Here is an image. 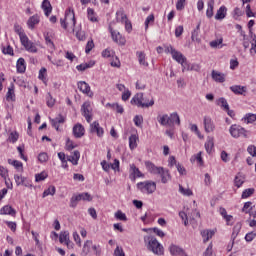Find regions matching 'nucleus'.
Instances as JSON below:
<instances>
[{
	"label": "nucleus",
	"mask_w": 256,
	"mask_h": 256,
	"mask_svg": "<svg viewBox=\"0 0 256 256\" xmlns=\"http://www.w3.org/2000/svg\"><path fill=\"white\" fill-rule=\"evenodd\" d=\"M210 47H212L213 49L223 47V38H220V39L210 42Z\"/></svg>",
	"instance_id": "nucleus-45"
},
{
	"label": "nucleus",
	"mask_w": 256,
	"mask_h": 256,
	"mask_svg": "<svg viewBox=\"0 0 256 256\" xmlns=\"http://www.w3.org/2000/svg\"><path fill=\"white\" fill-rule=\"evenodd\" d=\"M230 134L232 135V137L234 138H239V137H249V134L247 133V130H245V128L234 124L230 127Z\"/></svg>",
	"instance_id": "nucleus-6"
},
{
	"label": "nucleus",
	"mask_w": 256,
	"mask_h": 256,
	"mask_svg": "<svg viewBox=\"0 0 256 256\" xmlns=\"http://www.w3.org/2000/svg\"><path fill=\"white\" fill-rule=\"evenodd\" d=\"M14 31H15V33H17V35H19L20 41H21L24 37H27V34H25V32L23 31V28H22L21 26H19V24H15V25H14Z\"/></svg>",
	"instance_id": "nucleus-37"
},
{
	"label": "nucleus",
	"mask_w": 256,
	"mask_h": 256,
	"mask_svg": "<svg viewBox=\"0 0 256 256\" xmlns=\"http://www.w3.org/2000/svg\"><path fill=\"white\" fill-rule=\"evenodd\" d=\"M69 240H70L69 239V231H63L60 233V236H59L60 243H66Z\"/></svg>",
	"instance_id": "nucleus-49"
},
{
	"label": "nucleus",
	"mask_w": 256,
	"mask_h": 256,
	"mask_svg": "<svg viewBox=\"0 0 256 256\" xmlns=\"http://www.w3.org/2000/svg\"><path fill=\"white\" fill-rule=\"evenodd\" d=\"M46 105L47 107H53L55 105V99L51 96V93H48L46 96Z\"/></svg>",
	"instance_id": "nucleus-52"
},
{
	"label": "nucleus",
	"mask_w": 256,
	"mask_h": 256,
	"mask_svg": "<svg viewBox=\"0 0 256 256\" xmlns=\"http://www.w3.org/2000/svg\"><path fill=\"white\" fill-rule=\"evenodd\" d=\"M255 237H256V232L252 231L246 234L245 239L248 243H251V241H253Z\"/></svg>",
	"instance_id": "nucleus-61"
},
{
	"label": "nucleus",
	"mask_w": 256,
	"mask_h": 256,
	"mask_svg": "<svg viewBox=\"0 0 256 256\" xmlns=\"http://www.w3.org/2000/svg\"><path fill=\"white\" fill-rule=\"evenodd\" d=\"M213 137L209 136L207 138V142L205 143V149H206V152L208 153V155H211L213 153V149L215 147V142H213Z\"/></svg>",
	"instance_id": "nucleus-20"
},
{
	"label": "nucleus",
	"mask_w": 256,
	"mask_h": 256,
	"mask_svg": "<svg viewBox=\"0 0 256 256\" xmlns=\"http://www.w3.org/2000/svg\"><path fill=\"white\" fill-rule=\"evenodd\" d=\"M169 251H170L171 255H173V256H189V255H187V253L185 252V250L183 248H181L180 246H177L175 244H172L169 247Z\"/></svg>",
	"instance_id": "nucleus-11"
},
{
	"label": "nucleus",
	"mask_w": 256,
	"mask_h": 256,
	"mask_svg": "<svg viewBox=\"0 0 256 256\" xmlns=\"http://www.w3.org/2000/svg\"><path fill=\"white\" fill-rule=\"evenodd\" d=\"M158 175L161 176V182L162 183H167L171 179V174H169V170H165L162 167V170L158 172Z\"/></svg>",
	"instance_id": "nucleus-26"
},
{
	"label": "nucleus",
	"mask_w": 256,
	"mask_h": 256,
	"mask_svg": "<svg viewBox=\"0 0 256 256\" xmlns=\"http://www.w3.org/2000/svg\"><path fill=\"white\" fill-rule=\"evenodd\" d=\"M134 123L136 127H141V125H143V116L136 115L134 117Z\"/></svg>",
	"instance_id": "nucleus-60"
},
{
	"label": "nucleus",
	"mask_w": 256,
	"mask_h": 256,
	"mask_svg": "<svg viewBox=\"0 0 256 256\" xmlns=\"http://www.w3.org/2000/svg\"><path fill=\"white\" fill-rule=\"evenodd\" d=\"M81 112L83 117H85L87 123L93 121V107H91V102H84L81 107Z\"/></svg>",
	"instance_id": "nucleus-5"
},
{
	"label": "nucleus",
	"mask_w": 256,
	"mask_h": 256,
	"mask_svg": "<svg viewBox=\"0 0 256 256\" xmlns=\"http://www.w3.org/2000/svg\"><path fill=\"white\" fill-rule=\"evenodd\" d=\"M247 151L249 153V155H251L252 157H256V146L251 145L247 148Z\"/></svg>",
	"instance_id": "nucleus-64"
},
{
	"label": "nucleus",
	"mask_w": 256,
	"mask_h": 256,
	"mask_svg": "<svg viewBox=\"0 0 256 256\" xmlns=\"http://www.w3.org/2000/svg\"><path fill=\"white\" fill-rule=\"evenodd\" d=\"M8 163H9V165H13V167H15V169H17V171H20L21 173H23V163L22 162H20L19 160L8 159Z\"/></svg>",
	"instance_id": "nucleus-34"
},
{
	"label": "nucleus",
	"mask_w": 256,
	"mask_h": 256,
	"mask_svg": "<svg viewBox=\"0 0 256 256\" xmlns=\"http://www.w3.org/2000/svg\"><path fill=\"white\" fill-rule=\"evenodd\" d=\"M14 179H15V183L18 187H19V185H24L25 187H29V184L26 183L27 178H25L21 175L15 174Z\"/></svg>",
	"instance_id": "nucleus-30"
},
{
	"label": "nucleus",
	"mask_w": 256,
	"mask_h": 256,
	"mask_svg": "<svg viewBox=\"0 0 256 256\" xmlns=\"http://www.w3.org/2000/svg\"><path fill=\"white\" fill-rule=\"evenodd\" d=\"M72 131L76 139H81L85 135V127L81 123L74 125Z\"/></svg>",
	"instance_id": "nucleus-10"
},
{
	"label": "nucleus",
	"mask_w": 256,
	"mask_h": 256,
	"mask_svg": "<svg viewBox=\"0 0 256 256\" xmlns=\"http://www.w3.org/2000/svg\"><path fill=\"white\" fill-rule=\"evenodd\" d=\"M203 256H213V243L211 242L208 247L206 248Z\"/></svg>",
	"instance_id": "nucleus-59"
},
{
	"label": "nucleus",
	"mask_w": 256,
	"mask_h": 256,
	"mask_svg": "<svg viewBox=\"0 0 256 256\" xmlns=\"http://www.w3.org/2000/svg\"><path fill=\"white\" fill-rule=\"evenodd\" d=\"M7 101H13L15 99V90L12 88H8V92L6 94Z\"/></svg>",
	"instance_id": "nucleus-57"
},
{
	"label": "nucleus",
	"mask_w": 256,
	"mask_h": 256,
	"mask_svg": "<svg viewBox=\"0 0 256 256\" xmlns=\"http://www.w3.org/2000/svg\"><path fill=\"white\" fill-rule=\"evenodd\" d=\"M231 91L235 93V95H244V93H247V87L245 86H231Z\"/></svg>",
	"instance_id": "nucleus-25"
},
{
	"label": "nucleus",
	"mask_w": 256,
	"mask_h": 256,
	"mask_svg": "<svg viewBox=\"0 0 256 256\" xmlns=\"http://www.w3.org/2000/svg\"><path fill=\"white\" fill-rule=\"evenodd\" d=\"M0 215H11L12 217H15L17 211H15L13 207L6 205L0 209Z\"/></svg>",
	"instance_id": "nucleus-17"
},
{
	"label": "nucleus",
	"mask_w": 256,
	"mask_h": 256,
	"mask_svg": "<svg viewBox=\"0 0 256 256\" xmlns=\"http://www.w3.org/2000/svg\"><path fill=\"white\" fill-rule=\"evenodd\" d=\"M180 65L182 67V73H185V71H193V68L189 66V62H187V59L183 62H180Z\"/></svg>",
	"instance_id": "nucleus-56"
},
{
	"label": "nucleus",
	"mask_w": 256,
	"mask_h": 256,
	"mask_svg": "<svg viewBox=\"0 0 256 256\" xmlns=\"http://www.w3.org/2000/svg\"><path fill=\"white\" fill-rule=\"evenodd\" d=\"M42 9L46 17H49L51 15V12L53 11V6H51V2L49 0H43Z\"/></svg>",
	"instance_id": "nucleus-19"
},
{
	"label": "nucleus",
	"mask_w": 256,
	"mask_h": 256,
	"mask_svg": "<svg viewBox=\"0 0 256 256\" xmlns=\"http://www.w3.org/2000/svg\"><path fill=\"white\" fill-rule=\"evenodd\" d=\"M44 39L46 41V44L50 49H55V44L53 43V40H51V35H49V32L44 34Z\"/></svg>",
	"instance_id": "nucleus-46"
},
{
	"label": "nucleus",
	"mask_w": 256,
	"mask_h": 256,
	"mask_svg": "<svg viewBox=\"0 0 256 256\" xmlns=\"http://www.w3.org/2000/svg\"><path fill=\"white\" fill-rule=\"evenodd\" d=\"M92 246L93 242L91 240H87L83 246V253H85V255H89Z\"/></svg>",
	"instance_id": "nucleus-43"
},
{
	"label": "nucleus",
	"mask_w": 256,
	"mask_h": 256,
	"mask_svg": "<svg viewBox=\"0 0 256 256\" xmlns=\"http://www.w3.org/2000/svg\"><path fill=\"white\" fill-rule=\"evenodd\" d=\"M212 79L216 83H223L225 81V75L221 74V72H219V71L213 70L212 71Z\"/></svg>",
	"instance_id": "nucleus-23"
},
{
	"label": "nucleus",
	"mask_w": 256,
	"mask_h": 256,
	"mask_svg": "<svg viewBox=\"0 0 256 256\" xmlns=\"http://www.w3.org/2000/svg\"><path fill=\"white\" fill-rule=\"evenodd\" d=\"M128 20L129 19H127V14L125 13V11L119 10L116 12V21L118 23H125Z\"/></svg>",
	"instance_id": "nucleus-27"
},
{
	"label": "nucleus",
	"mask_w": 256,
	"mask_h": 256,
	"mask_svg": "<svg viewBox=\"0 0 256 256\" xmlns=\"http://www.w3.org/2000/svg\"><path fill=\"white\" fill-rule=\"evenodd\" d=\"M90 132L96 133L97 137H103V133H105V131L103 130V128L99 125V122H97V121H94L92 124H90Z\"/></svg>",
	"instance_id": "nucleus-12"
},
{
	"label": "nucleus",
	"mask_w": 256,
	"mask_h": 256,
	"mask_svg": "<svg viewBox=\"0 0 256 256\" xmlns=\"http://www.w3.org/2000/svg\"><path fill=\"white\" fill-rule=\"evenodd\" d=\"M172 59H174V61H176L177 63H183L187 57H185V55H183V53L179 52V51H175L174 54L172 55Z\"/></svg>",
	"instance_id": "nucleus-29"
},
{
	"label": "nucleus",
	"mask_w": 256,
	"mask_h": 256,
	"mask_svg": "<svg viewBox=\"0 0 256 256\" xmlns=\"http://www.w3.org/2000/svg\"><path fill=\"white\" fill-rule=\"evenodd\" d=\"M110 33L112 35L113 41L118 45H125V43H127V40L121 35V33L113 30L112 28H110Z\"/></svg>",
	"instance_id": "nucleus-9"
},
{
	"label": "nucleus",
	"mask_w": 256,
	"mask_h": 256,
	"mask_svg": "<svg viewBox=\"0 0 256 256\" xmlns=\"http://www.w3.org/2000/svg\"><path fill=\"white\" fill-rule=\"evenodd\" d=\"M132 105H137V107L149 108L155 105V100L153 98L149 100L143 97V93H137L131 100Z\"/></svg>",
	"instance_id": "nucleus-3"
},
{
	"label": "nucleus",
	"mask_w": 256,
	"mask_h": 256,
	"mask_svg": "<svg viewBox=\"0 0 256 256\" xmlns=\"http://www.w3.org/2000/svg\"><path fill=\"white\" fill-rule=\"evenodd\" d=\"M169 123L170 127L173 125H181V118H179V114H177V112L170 114Z\"/></svg>",
	"instance_id": "nucleus-22"
},
{
	"label": "nucleus",
	"mask_w": 256,
	"mask_h": 256,
	"mask_svg": "<svg viewBox=\"0 0 256 256\" xmlns=\"http://www.w3.org/2000/svg\"><path fill=\"white\" fill-rule=\"evenodd\" d=\"M137 141H139V137H137V135L132 134L129 137V147H130L131 150L136 149Z\"/></svg>",
	"instance_id": "nucleus-36"
},
{
	"label": "nucleus",
	"mask_w": 256,
	"mask_h": 256,
	"mask_svg": "<svg viewBox=\"0 0 256 256\" xmlns=\"http://www.w3.org/2000/svg\"><path fill=\"white\" fill-rule=\"evenodd\" d=\"M8 141L10 143H17V141H19V132H17V131L11 132L8 137Z\"/></svg>",
	"instance_id": "nucleus-42"
},
{
	"label": "nucleus",
	"mask_w": 256,
	"mask_h": 256,
	"mask_svg": "<svg viewBox=\"0 0 256 256\" xmlns=\"http://www.w3.org/2000/svg\"><path fill=\"white\" fill-rule=\"evenodd\" d=\"M115 218L118 219V221H127V215H125L121 210H118L115 213Z\"/></svg>",
	"instance_id": "nucleus-54"
},
{
	"label": "nucleus",
	"mask_w": 256,
	"mask_h": 256,
	"mask_svg": "<svg viewBox=\"0 0 256 256\" xmlns=\"http://www.w3.org/2000/svg\"><path fill=\"white\" fill-rule=\"evenodd\" d=\"M200 235L203 239V243H207L210 239H213V236L215 235V230L204 229L200 231Z\"/></svg>",
	"instance_id": "nucleus-13"
},
{
	"label": "nucleus",
	"mask_w": 256,
	"mask_h": 256,
	"mask_svg": "<svg viewBox=\"0 0 256 256\" xmlns=\"http://www.w3.org/2000/svg\"><path fill=\"white\" fill-rule=\"evenodd\" d=\"M95 65V62L83 63L76 66L77 71H86V69H91Z\"/></svg>",
	"instance_id": "nucleus-38"
},
{
	"label": "nucleus",
	"mask_w": 256,
	"mask_h": 256,
	"mask_svg": "<svg viewBox=\"0 0 256 256\" xmlns=\"http://www.w3.org/2000/svg\"><path fill=\"white\" fill-rule=\"evenodd\" d=\"M61 27L70 33H75V25L77 20H75V11L69 8L65 13V18L60 19Z\"/></svg>",
	"instance_id": "nucleus-1"
},
{
	"label": "nucleus",
	"mask_w": 256,
	"mask_h": 256,
	"mask_svg": "<svg viewBox=\"0 0 256 256\" xmlns=\"http://www.w3.org/2000/svg\"><path fill=\"white\" fill-rule=\"evenodd\" d=\"M137 188L141 190L142 193H147L151 195L157 191V183L153 181H144L137 184Z\"/></svg>",
	"instance_id": "nucleus-4"
},
{
	"label": "nucleus",
	"mask_w": 256,
	"mask_h": 256,
	"mask_svg": "<svg viewBox=\"0 0 256 256\" xmlns=\"http://www.w3.org/2000/svg\"><path fill=\"white\" fill-rule=\"evenodd\" d=\"M145 165H146V169L153 175H158V173H161V171H163V167H157L155 166V164H153L150 161H146Z\"/></svg>",
	"instance_id": "nucleus-15"
},
{
	"label": "nucleus",
	"mask_w": 256,
	"mask_h": 256,
	"mask_svg": "<svg viewBox=\"0 0 256 256\" xmlns=\"http://www.w3.org/2000/svg\"><path fill=\"white\" fill-rule=\"evenodd\" d=\"M80 201H93V197L88 192L78 194Z\"/></svg>",
	"instance_id": "nucleus-48"
},
{
	"label": "nucleus",
	"mask_w": 256,
	"mask_h": 256,
	"mask_svg": "<svg viewBox=\"0 0 256 256\" xmlns=\"http://www.w3.org/2000/svg\"><path fill=\"white\" fill-rule=\"evenodd\" d=\"M57 189L55 188V186H50L48 189L44 190L42 197H49V195L53 196L55 195Z\"/></svg>",
	"instance_id": "nucleus-40"
},
{
	"label": "nucleus",
	"mask_w": 256,
	"mask_h": 256,
	"mask_svg": "<svg viewBox=\"0 0 256 256\" xmlns=\"http://www.w3.org/2000/svg\"><path fill=\"white\" fill-rule=\"evenodd\" d=\"M46 177H48L47 172H41L35 175V181L36 183H39L40 181H45Z\"/></svg>",
	"instance_id": "nucleus-55"
},
{
	"label": "nucleus",
	"mask_w": 256,
	"mask_h": 256,
	"mask_svg": "<svg viewBox=\"0 0 256 256\" xmlns=\"http://www.w3.org/2000/svg\"><path fill=\"white\" fill-rule=\"evenodd\" d=\"M179 193H181V195H184V197H192L193 190L190 188H185L183 187V185L179 184Z\"/></svg>",
	"instance_id": "nucleus-32"
},
{
	"label": "nucleus",
	"mask_w": 256,
	"mask_h": 256,
	"mask_svg": "<svg viewBox=\"0 0 256 256\" xmlns=\"http://www.w3.org/2000/svg\"><path fill=\"white\" fill-rule=\"evenodd\" d=\"M18 73H25L27 65H25V59L19 58L16 64Z\"/></svg>",
	"instance_id": "nucleus-28"
},
{
	"label": "nucleus",
	"mask_w": 256,
	"mask_h": 256,
	"mask_svg": "<svg viewBox=\"0 0 256 256\" xmlns=\"http://www.w3.org/2000/svg\"><path fill=\"white\" fill-rule=\"evenodd\" d=\"M130 171V177L132 179H135L136 177H143V173H141V171L139 170V168H137V166H135V164L130 165Z\"/></svg>",
	"instance_id": "nucleus-24"
},
{
	"label": "nucleus",
	"mask_w": 256,
	"mask_h": 256,
	"mask_svg": "<svg viewBox=\"0 0 256 256\" xmlns=\"http://www.w3.org/2000/svg\"><path fill=\"white\" fill-rule=\"evenodd\" d=\"M79 159H81V153L76 150L73 152V155L67 157V161H70L72 165H79Z\"/></svg>",
	"instance_id": "nucleus-18"
},
{
	"label": "nucleus",
	"mask_w": 256,
	"mask_h": 256,
	"mask_svg": "<svg viewBox=\"0 0 256 256\" xmlns=\"http://www.w3.org/2000/svg\"><path fill=\"white\" fill-rule=\"evenodd\" d=\"M144 243L148 251H152L154 255H163V246L161 245V243H159V241H157V238H155V236H145Z\"/></svg>",
	"instance_id": "nucleus-2"
},
{
	"label": "nucleus",
	"mask_w": 256,
	"mask_h": 256,
	"mask_svg": "<svg viewBox=\"0 0 256 256\" xmlns=\"http://www.w3.org/2000/svg\"><path fill=\"white\" fill-rule=\"evenodd\" d=\"M76 38L78 41H85V39H87V37L85 36V31H78L76 32Z\"/></svg>",
	"instance_id": "nucleus-62"
},
{
	"label": "nucleus",
	"mask_w": 256,
	"mask_h": 256,
	"mask_svg": "<svg viewBox=\"0 0 256 256\" xmlns=\"http://www.w3.org/2000/svg\"><path fill=\"white\" fill-rule=\"evenodd\" d=\"M215 19L217 21H221V20L225 19V6L220 7V9L217 11V13L215 15Z\"/></svg>",
	"instance_id": "nucleus-39"
},
{
	"label": "nucleus",
	"mask_w": 256,
	"mask_h": 256,
	"mask_svg": "<svg viewBox=\"0 0 256 256\" xmlns=\"http://www.w3.org/2000/svg\"><path fill=\"white\" fill-rule=\"evenodd\" d=\"M21 41V45L28 51V53H37V45L29 40V37L25 36Z\"/></svg>",
	"instance_id": "nucleus-7"
},
{
	"label": "nucleus",
	"mask_w": 256,
	"mask_h": 256,
	"mask_svg": "<svg viewBox=\"0 0 256 256\" xmlns=\"http://www.w3.org/2000/svg\"><path fill=\"white\" fill-rule=\"evenodd\" d=\"M202 152H199L198 154L192 156L190 158L191 163H195V161H198V163L203 164V157H201Z\"/></svg>",
	"instance_id": "nucleus-53"
},
{
	"label": "nucleus",
	"mask_w": 256,
	"mask_h": 256,
	"mask_svg": "<svg viewBox=\"0 0 256 256\" xmlns=\"http://www.w3.org/2000/svg\"><path fill=\"white\" fill-rule=\"evenodd\" d=\"M94 47L95 43L93 42V39L89 40L86 44L85 53H91Z\"/></svg>",
	"instance_id": "nucleus-58"
},
{
	"label": "nucleus",
	"mask_w": 256,
	"mask_h": 256,
	"mask_svg": "<svg viewBox=\"0 0 256 256\" xmlns=\"http://www.w3.org/2000/svg\"><path fill=\"white\" fill-rule=\"evenodd\" d=\"M87 15H88L89 21H92V23L97 22V17H95V10H93L92 8H88Z\"/></svg>",
	"instance_id": "nucleus-47"
},
{
	"label": "nucleus",
	"mask_w": 256,
	"mask_h": 256,
	"mask_svg": "<svg viewBox=\"0 0 256 256\" xmlns=\"http://www.w3.org/2000/svg\"><path fill=\"white\" fill-rule=\"evenodd\" d=\"M207 11H206V16L211 19L213 17V7L215 6V0H208L207 1Z\"/></svg>",
	"instance_id": "nucleus-33"
},
{
	"label": "nucleus",
	"mask_w": 256,
	"mask_h": 256,
	"mask_svg": "<svg viewBox=\"0 0 256 256\" xmlns=\"http://www.w3.org/2000/svg\"><path fill=\"white\" fill-rule=\"evenodd\" d=\"M251 205H253V203L246 202L242 208L243 213H251Z\"/></svg>",
	"instance_id": "nucleus-63"
},
{
	"label": "nucleus",
	"mask_w": 256,
	"mask_h": 256,
	"mask_svg": "<svg viewBox=\"0 0 256 256\" xmlns=\"http://www.w3.org/2000/svg\"><path fill=\"white\" fill-rule=\"evenodd\" d=\"M243 121L245 123H255L256 114H251V113L246 114L245 117L243 118Z\"/></svg>",
	"instance_id": "nucleus-44"
},
{
	"label": "nucleus",
	"mask_w": 256,
	"mask_h": 256,
	"mask_svg": "<svg viewBox=\"0 0 256 256\" xmlns=\"http://www.w3.org/2000/svg\"><path fill=\"white\" fill-rule=\"evenodd\" d=\"M255 193V188H248L242 192V199H247Z\"/></svg>",
	"instance_id": "nucleus-50"
},
{
	"label": "nucleus",
	"mask_w": 256,
	"mask_h": 256,
	"mask_svg": "<svg viewBox=\"0 0 256 256\" xmlns=\"http://www.w3.org/2000/svg\"><path fill=\"white\" fill-rule=\"evenodd\" d=\"M203 123H204V129L206 133H211L214 131L215 125L213 124V120H211V117L205 116Z\"/></svg>",
	"instance_id": "nucleus-14"
},
{
	"label": "nucleus",
	"mask_w": 256,
	"mask_h": 256,
	"mask_svg": "<svg viewBox=\"0 0 256 256\" xmlns=\"http://www.w3.org/2000/svg\"><path fill=\"white\" fill-rule=\"evenodd\" d=\"M136 55L138 57L140 65H142L143 67H149V63L145 61V52L138 51L136 52Z\"/></svg>",
	"instance_id": "nucleus-31"
},
{
	"label": "nucleus",
	"mask_w": 256,
	"mask_h": 256,
	"mask_svg": "<svg viewBox=\"0 0 256 256\" xmlns=\"http://www.w3.org/2000/svg\"><path fill=\"white\" fill-rule=\"evenodd\" d=\"M157 121H158V123H160V125H163L164 127L167 126V125L170 126L169 115H167V114H163L162 116H158Z\"/></svg>",
	"instance_id": "nucleus-35"
},
{
	"label": "nucleus",
	"mask_w": 256,
	"mask_h": 256,
	"mask_svg": "<svg viewBox=\"0 0 256 256\" xmlns=\"http://www.w3.org/2000/svg\"><path fill=\"white\" fill-rule=\"evenodd\" d=\"M39 15L35 14L32 17H30L27 21V25L29 27V29H35V25H39Z\"/></svg>",
	"instance_id": "nucleus-21"
},
{
	"label": "nucleus",
	"mask_w": 256,
	"mask_h": 256,
	"mask_svg": "<svg viewBox=\"0 0 256 256\" xmlns=\"http://www.w3.org/2000/svg\"><path fill=\"white\" fill-rule=\"evenodd\" d=\"M52 127L56 129V131H59V125H63L65 123V117L63 115L59 114L56 118L50 119Z\"/></svg>",
	"instance_id": "nucleus-16"
},
{
	"label": "nucleus",
	"mask_w": 256,
	"mask_h": 256,
	"mask_svg": "<svg viewBox=\"0 0 256 256\" xmlns=\"http://www.w3.org/2000/svg\"><path fill=\"white\" fill-rule=\"evenodd\" d=\"M79 201H81L79 196L78 195H73L70 199V207L72 209H75V207H77V203H79Z\"/></svg>",
	"instance_id": "nucleus-51"
},
{
	"label": "nucleus",
	"mask_w": 256,
	"mask_h": 256,
	"mask_svg": "<svg viewBox=\"0 0 256 256\" xmlns=\"http://www.w3.org/2000/svg\"><path fill=\"white\" fill-rule=\"evenodd\" d=\"M77 87L81 93L87 95L88 97H93V91H91V86L85 81H80L77 83Z\"/></svg>",
	"instance_id": "nucleus-8"
},
{
	"label": "nucleus",
	"mask_w": 256,
	"mask_h": 256,
	"mask_svg": "<svg viewBox=\"0 0 256 256\" xmlns=\"http://www.w3.org/2000/svg\"><path fill=\"white\" fill-rule=\"evenodd\" d=\"M234 183H235L236 187H238V188L241 187V185H243L245 183V176L238 174L235 177Z\"/></svg>",
	"instance_id": "nucleus-41"
}]
</instances>
